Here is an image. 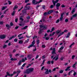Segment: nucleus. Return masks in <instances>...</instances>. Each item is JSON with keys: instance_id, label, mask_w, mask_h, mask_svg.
Returning <instances> with one entry per match:
<instances>
[{"instance_id": "nucleus-1", "label": "nucleus", "mask_w": 77, "mask_h": 77, "mask_svg": "<svg viewBox=\"0 0 77 77\" xmlns=\"http://www.w3.org/2000/svg\"><path fill=\"white\" fill-rule=\"evenodd\" d=\"M26 71L24 72V73H27V74L33 72L34 71V68H28L26 70Z\"/></svg>"}, {"instance_id": "nucleus-2", "label": "nucleus", "mask_w": 77, "mask_h": 77, "mask_svg": "<svg viewBox=\"0 0 77 77\" xmlns=\"http://www.w3.org/2000/svg\"><path fill=\"white\" fill-rule=\"evenodd\" d=\"M42 2V1L41 0H40V1L38 2H36V0H33L32 3L33 4H34V5H36L37 4L41 3V2Z\"/></svg>"}, {"instance_id": "nucleus-3", "label": "nucleus", "mask_w": 77, "mask_h": 77, "mask_svg": "<svg viewBox=\"0 0 77 77\" xmlns=\"http://www.w3.org/2000/svg\"><path fill=\"white\" fill-rule=\"evenodd\" d=\"M34 44H35V40H33V41L32 42V44L29 45L28 48H30L31 47H32L34 45Z\"/></svg>"}, {"instance_id": "nucleus-4", "label": "nucleus", "mask_w": 77, "mask_h": 77, "mask_svg": "<svg viewBox=\"0 0 77 77\" xmlns=\"http://www.w3.org/2000/svg\"><path fill=\"white\" fill-rule=\"evenodd\" d=\"M39 26L40 27L41 29L43 28V29L44 30H46L47 28V26H45L44 25L42 26V25H40Z\"/></svg>"}, {"instance_id": "nucleus-5", "label": "nucleus", "mask_w": 77, "mask_h": 77, "mask_svg": "<svg viewBox=\"0 0 77 77\" xmlns=\"http://www.w3.org/2000/svg\"><path fill=\"white\" fill-rule=\"evenodd\" d=\"M59 0H56V1H54V0H52V2L53 3V5H54V6H56V3H57L58 2H59Z\"/></svg>"}, {"instance_id": "nucleus-6", "label": "nucleus", "mask_w": 77, "mask_h": 77, "mask_svg": "<svg viewBox=\"0 0 77 77\" xmlns=\"http://www.w3.org/2000/svg\"><path fill=\"white\" fill-rule=\"evenodd\" d=\"M77 13H76L75 14H74L73 15H72L70 19V20H72V19L74 18V17L75 18V17H77Z\"/></svg>"}, {"instance_id": "nucleus-7", "label": "nucleus", "mask_w": 77, "mask_h": 77, "mask_svg": "<svg viewBox=\"0 0 77 77\" xmlns=\"http://www.w3.org/2000/svg\"><path fill=\"white\" fill-rule=\"evenodd\" d=\"M30 6L27 7L26 6H25V7L24 8V10H30Z\"/></svg>"}, {"instance_id": "nucleus-8", "label": "nucleus", "mask_w": 77, "mask_h": 77, "mask_svg": "<svg viewBox=\"0 0 77 77\" xmlns=\"http://www.w3.org/2000/svg\"><path fill=\"white\" fill-rule=\"evenodd\" d=\"M45 19H46V17H43L42 18V21L44 23H47V21L45 20Z\"/></svg>"}, {"instance_id": "nucleus-9", "label": "nucleus", "mask_w": 77, "mask_h": 77, "mask_svg": "<svg viewBox=\"0 0 77 77\" xmlns=\"http://www.w3.org/2000/svg\"><path fill=\"white\" fill-rule=\"evenodd\" d=\"M32 56V54H29L28 55L27 58H28V59H31L32 57H31V56Z\"/></svg>"}, {"instance_id": "nucleus-10", "label": "nucleus", "mask_w": 77, "mask_h": 77, "mask_svg": "<svg viewBox=\"0 0 77 77\" xmlns=\"http://www.w3.org/2000/svg\"><path fill=\"white\" fill-rule=\"evenodd\" d=\"M6 38V36L5 35H0V38L1 39H5Z\"/></svg>"}, {"instance_id": "nucleus-11", "label": "nucleus", "mask_w": 77, "mask_h": 77, "mask_svg": "<svg viewBox=\"0 0 77 77\" xmlns=\"http://www.w3.org/2000/svg\"><path fill=\"white\" fill-rule=\"evenodd\" d=\"M70 35H71V32H69L67 34V35L66 36V38H69V36H70Z\"/></svg>"}, {"instance_id": "nucleus-12", "label": "nucleus", "mask_w": 77, "mask_h": 77, "mask_svg": "<svg viewBox=\"0 0 77 77\" xmlns=\"http://www.w3.org/2000/svg\"><path fill=\"white\" fill-rule=\"evenodd\" d=\"M27 27H28V26H26L24 27L21 28V30H25V29H27Z\"/></svg>"}, {"instance_id": "nucleus-13", "label": "nucleus", "mask_w": 77, "mask_h": 77, "mask_svg": "<svg viewBox=\"0 0 77 77\" xmlns=\"http://www.w3.org/2000/svg\"><path fill=\"white\" fill-rule=\"evenodd\" d=\"M58 56H59V55H57V56L55 57L53 59V60H54L55 59V60H57V59H59V57H58Z\"/></svg>"}, {"instance_id": "nucleus-14", "label": "nucleus", "mask_w": 77, "mask_h": 77, "mask_svg": "<svg viewBox=\"0 0 77 77\" xmlns=\"http://www.w3.org/2000/svg\"><path fill=\"white\" fill-rule=\"evenodd\" d=\"M60 32H61V30H59V29L57 30L56 32H55V33L57 34V35L60 33Z\"/></svg>"}, {"instance_id": "nucleus-15", "label": "nucleus", "mask_w": 77, "mask_h": 77, "mask_svg": "<svg viewBox=\"0 0 77 77\" xmlns=\"http://www.w3.org/2000/svg\"><path fill=\"white\" fill-rule=\"evenodd\" d=\"M21 60H20L18 63V64L17 65V66H20L21 65Z\"/></svg>"}, {"instance_id": "nucleus-16", "label": "nucleus", "mask_w": 77, "mask_h": 77, "mask_svg": "<svg viewBox=\"0 0 77 77\" xmlns=\"http://www.w3.org/2000/svg\"><path fill=\"white\" fill-rule=\"evenodd\" d=\"M63 34H64V32H62L60 33L59 35L58 36V38H59L60 36H61V35H63Z\"/></svg>"}, {"instance_id": "nucleus-17", "label": "nucleus", "mask_w": 77, "mask_h": 77, "mask_svg": "<svg viewBox=\"0 0 77 77\" xmlns=\"http://www.w3.org/2000/svg\"><path fill=\"white\" fill-rule=\"evenodd\" d=\"M6 27H7V29H8V30H9V29L10 28V25L8 24H7L6 25Z\"/></svg>"}, {"instance_id": "nucleus-18", "label": "nucleus", "mask_w": 77, "mask_h": 77, "mask_svg": "<svg viewBox=\"0 0 77 77\" xmlns=\"http://www.w3.org/2000/svg\"><path fill=\"white\" fill-rule=\"evenodd\" d=\"M75 12V8H74L71 11V13L72 14H74V13Z\"/></svg>"}, {"instance_id": "nucleus-19", "label": "nucleus", "mask_w": 77, "mask_h": 77, "mask_svg": "<svg viewBox=\"0 0 77 77\" xmlns=\"http://www.w3.org/2000/svg\"><path fill=\"white\" fill-rule=\"evenodd\" d=\"M7 7L5 6V7H3L2 8V11H4L5 9H6V8H7Z\"/></svg>"}, {"instance_id": "nucleus-20", "label": "nucleus", "mask_w": 77, "mask_h": 77, "mask_svg": "<svg viewBox=\"0 0 77 77\" xmlns=\"http://www.w3.org/2000/svg\"><path fill=\"white\" fill-rule=\"evenodd\" d=\"M41 29V28H40V31L39 32H38V34H41V33H42V30L43 29Z\"/></svg>"}, {"instance_id": "nucleus-21", "label": "nucleus", "mask_w": 77, "mask_h": 77, "mask_svg": "<svg viewBox=\"0 0 77 77\" xmlns=\"http://www.w3.org/2000/svg\"><path fill=\"white\" fill-rule=\"evenodd\" d=\"M15 36H14V35H13L12 36L10 37L9 40H11V39H12V38H15Z\"/></svg>"}, {"instance_id": "nucleus-22", "label": "nucleus", "mask_w": 77, "mask_h": 77, "mask_svg": "<svg viewBox=\"0 0 77 77\" xmlns=\"http://www.w3.org/2000/svg\"><path fill=\"white\" fill-rule=\"evenodd\" d=\"M18 8V6L17 5H15L14 7L13 8V10H15L16 9H17V8Z\"/></svg>"}, {"instance_id": "nucleus-23", "label": "nucleus", "mask_w": 77, "mask_h": 77, "mask_svg": "<svg viewBox=\"0 0 77 77\" xmlns=\"http://www.w3.org/2000/svg\"><path fill=\"white\" fill-rule=\"evenodd\" d=\"M11 61H13L14 60H17V58H11Z\"/></svg>"}, {"instance_id": "nucleus-24", "label": "nucleus", "mask_w": 77, "mask_h": 77, "mask_svg": "<svg viewBox=\"0 0 77 77\" xmlns=\"http://www.w3.org/2000/svg\"><path fill=\"white\" fill-rule=\"evenodd\" d=\"M39 42H40V41H39V40L37 39L36 40V43L37 45H38V44H39Z\"/></svg>"}, {"instance_id": "nucleus-25", "label": "nucleus", "mask_w": 77, "mask_h": 77, "mask_svg": "<svg viewBox=\"0 0 77 77\" xmlns=\"http://www.w3.org/2000/svg\"><path fill=\"white\" fill-rule=\"evenodd\" d=\"M60 6V4L59 3H57V5H56V7H59Z\"/></svg>"}, {"instance_id": "nucleus-26", "label": "nucleus", "mask_w": 77, "mask_h": 77, "mask_svg": "<svg viewBox=\"0 0 77 77\" xmlns=\"http://www.w3.org/2000/svg\"><path fill=\"white\" fill-rule=\"evenodd\" d=\"M75 44V42H73L72 44H71L69 46L70 48H71V47L73 45H74Z\"/></svg>"}, {"instance_id": "nucleus-27", "label": "nucleus", "mask_w": 77, "mask_h": 77, "mask_svg": "<svg viewBox=\"0 0 77 77\" xmlns=\"http://www.w3.org/2000/svg\"><path fill=\"white\" fill-rule=\"evenodd\" d=\"M23 41L22 40H20L19 42V44H23Z\"/></svg>"}, {"instance_id": "nucleus-28", "label": "nucleus", "mask_w": 77, "mask_h": 77, "mask_svg": "<svg viewBox=\"0 0 77 77\" xmlns=\"http://www.w3.org/2000/svg\"><path fill=\"white\" fill-rule=\"evenodd\" d=\"M26 10H23L22 11V13H23V14H26Z\"/></svg>"}, {"instance_id": "nucleus-29", "label": "nucleus", "mask_w": 77, "mask_h": 77, "mask_svg": "<svg viewBox=\"0 0 77 77\" xmlns=\"http://www.w3.org/2000/svg\"><path fill=\"white\" fill-rule=\"evenodd\" d=\"M22 17H23V16H21L20 18V20L23 21H24V19L22 18Z\"/></svg>"}, {"instance_id": "nucleus-30", "label": "nucleus", "mask_w": 77, "mask_h": 77, "mask_svg": "<svg viewBox=\"0 0 77 77\" xmlns=\"http://www.w3.org/2000/svg\"><path fill=\"white\" fill-rule=\"evenodd\" d=\"M38 38V36H37L34 35L32 39H35V38Z\"/></svg>"}, {"instance_id": "nucleus-31", "label": "nucleus", "mask_w": 77, "mask_h": 77, "mask_svg": "<svg viewBox=\"0 0 77 77\" xmlns=\"http://www.w3.org/2000/svg\"><path fill=\"white\" fill-rule=\"evenodd\" d=\"M44 16H46V15H48V12H46L44 13Z\"/></svg>"}, {"instance_id": "nucleus-32", "label": "nucleus", "mask_w": 77, "mask_h": 77, "mask_svg": "<svg viewBox=\"0 0 77 77\" xmlns=\"http://www.w3.org/2000/svg\"><path fill=\"white\" fill-rule=\"evenodd\" d=\"M51 53H52V54H53V55H54V54H56V53L55 52V51H52Z\"/></svg>"}, {"instance_id": "nucleus-33", "label": "nucleus", "mask_w": 77, "mask_h": 77, "mask_svg": "<svg viewBox=\"0 0 77 77\" xmlns=\"http://www.w3.org/2000/svg\"><path fill=\"white\" fill-rule=\"evenodd\" d=\"M17 41H18V39L17 38H15L14 40V42H17Z\"/></svg>"}, {"instance_id": "nucleus-34", "label": "nucleus", "mask_w": 77, "mask_h": 77, "mask_svg": "<svg viewBox=\"0 0 77 77\" xmlns=\"http://www.w3.org/2000/svg\"><path fill=\"white\" fill-rule=\"evenodd\" d=\"M56 69H59V67H57V68H54L53 69V71H56Z\"/></svg>"}, {"instance_id": "nucleus-35", "label": "nucleus", "mask_w": 77, "mask_h": 77, "mask_svg": "<svg viewBox=\"0 0 77 77\" xmlns=\"http://www.w3.org/2000/svg\"><path fill=\"white\" fill-rule=\"evenodd\" d=\"M45 74H49V72L48 71H46L45 73Z\"/></svg>"}, {"instance_id": "nucleus-36", "label": "nucleus", "mask_w": 77, "mask_h": 77, "mask_svg": "<svg viewBox=\"0 0 77 77\" xmlns=\"http://www.w3.org/2000/svg\"><path fill=\"white\" fill-rule=\"evenodd\" d=\"M54 5H51V6L50 7V8L51 9H53V8H54Z\"/></svg>"}, {"instance_id": "nucleus-37", "label": "nucleus", "mask_w": 77, "mask_h": 77, "mask_svg": "<svg viewBox=\"0 0 77 77\" xmlns=\"http://www.w3.org/2000/svg\"><path fill=\"white\" fill-rule=\"evenodd\" d=\"M59 72L60 74H62V73H63V70H61Z\"/></svg>"}, {"instance_id": "nucleus-38", "label": "nucleus", "mask_w": 77, "mask_h": 77, "mask_svg": "<svg viewBox=\"0 0 77 77\" xmlns=\"http://www.w3.org/2000/svg\"><path fill=\"white\" fill-rule=\"evenodd\" d=\"M21 61V62H25V59H24V58H22Z\"/></svg>"}, {"instance_id": "nucleus-39", "label": "nucleus", "mask_w": 77, "mask_h": 77, "mask_svg": "<svg viewBox=\"0 0 77 77\" xmlns=\"http://www.w3.org/2000/svg\"><path fill=\"white\" fill-rule=\"evenodd\" d=\"M7 47V45H4L3 46V48H6Z\"/></svg>"}, {"instance_id": "nucleus-40", "label": "nucleus", "mask_w": 77, "mask_h": 77, "mask_svg": "<svg viewBox=\"0 0 77 77\" xmlns=\"http://www.w3.org/2000/svg\"><path fill=\"white\" fill-rule=\"evenodd\" d=\"M64 14V13H63L61 14L60 17L63 18V14Z\"/></svg>"}, {"instance_id": "nucleus-41", "label": "nucleus", "mask_w": 77, "mask_h": 77, "mask_svg": "<svg viewBox=\"0 0 77 77\" xmlns=\"http://www.w3.org/2000/svg\"><path fill=\"white\" fill-rule=\"evenodd\" d=\"M71 67L70 66H69V67H68L67 68H66L65 70V71H67L69 69V68H70Z\"/></svg>"}, {"instance_id": "nucleus-42", "label": "nucleus", "mask_w": 77, "mask_h": 77, "mask_svg": "<svg viewBox=\"0 0 77 77\" xmlns=\"http://www.w3.org/2000/svg\"><path fill=\"white\" fill-rule=\"evenodd\" d=\"M29 39L27 38V40H25V42H26V43H27L28 42H29Z\"/></svg>"}, {"instance_id": "nucleus-43", "label": "nucleus", "mask_w": 77, "mask_h": 77, "mask_svg": "<svg viewBox=\"0 0 77 77\" xmlns=\"http://www.w3.org/2000/svg\"><path fill=\"white\" fill-rule=\"evenodd\" d=\"M6 73L7 75H8V76H10V75L9 73V72H7Z\"/></svg>"}, {"instance_id": "nucleus-44", "label": "nucleus", "mask_w": 77, "mask_h": 77, "mask_svg": "<svg viewBox=\"0 0 77 77\" xmlns=\"http://www.w3.org/2000/svg\"><path fill=\"white\" fill-rule=\"evenodd\" d=\"M8 2L9 3V5H11V4H12V2L10 1H8Z\"/></svg>"}, {"instance_id": "nucleus-45", "label": "nucleus", "mask_w": 77, "mask_h": 77, "mask_svg": "<svg viewBox=\"0 0 77 77\" xmlns=\"http://www.w3.org/2000/svg\"><path fill=\"white\" fill-rule=\"evenodd\" d=\"M10 25L11 26H14V24L12 22H11L10 23Z\"/></svg>"}, {"instance_id": "nucleus-46", "label": "nucleus", "mask_w": 77, "mask_h": 77, "mask_svg": "<svg viewBox=\"0 0 77 77\" xmlns=\"http://www.w3.org/2000/svg\"><path fill=\"white\" fill-rule=\"evenodd\" d=\"M63 20V17H61L60 18V21H62Z\"/></svg>"}, {"instance_id": "nucleus-47", "label": "nucleus", "mask_w": 77, "mask_h": 77, "mask_svg": "<svg viewBox=\"0 0 77 77\" xmlns=\"http://www.w3.org/2000/svg\"><path fill=\"white\" fill-rule=\"evenodd\" d=\"M65 21V22H66V23H67V22H68V19H66Z\"/></svg>"}, {"instance_id": "nucleus-48", "label": "nucleus", "mask_w": 77, "mask_h": 77, "mask_svg": "<svg viewBox=\"0 0 77 77\" xmlns=\"http://www.w3.org/2000/svg\"><path fill=\"white\" fill-rule=\"evenodd\" d=\"M47 64H49V65L51 64V63H50V61H48L47 62Z\"/></svg>"}, {"instance_id": "nucleus-49", "label": "nucleus", "mask_w": 77, "mask_h": 77, "mask_svg": "<svg viewBox=\"0 0 77 77\" xmlns=\"http://www.w3.org/2000/svg\"><path fill=\"white\" fill-rule=\"evenodd\" d=\"M23 38H24V37L23 36H22L20 37L19 38V39H23Z\"/></svg>"}, {"instance_id": "nucleus-50", "label": "nucleus", "mask_w": 77, "mask_h": 77, "mask_svg": "<svg viewBox=\"0 0 77 77\" xmlns=\"http://www.w3.org/2000/svg\"><path fill=\"white\" fill-rule=\"evenodd\" d=\"M50 39V37H46V40H48Z\"/></svg>"}, {"instance_id": "nucleus-51", "label": "nucleus", "mask_w": 77, "mask_h": 77, "mask_svg": "<svg viewBox=\"0 0 77 77\" xmlns=\"http://www.w3.org/2000/svg\"><path fill=\"white\" fill-rule=\"evenodd\" d=\"M54 30H55V28L54 27H52L51 29L52 31H54Z\"/></svg>"}, {"instance_id": "nucleus-52", "label": "nucleus", "mask_w": 77, "mask_h": 77, "mask_svg": "<svg viewBox=\"0 0 77 77\" xmlns=\"http://www.w3.org/2000/svg\"><path fill=\"white\" fill-rule=\"evenodd\" d=\"M22 34H20L19 35H18V37H21V35H22Z\"/></svg>"}, {"instance_id": "nucleus-53", "label": "nucleus", "mask_w": 77, "mask_h": 77, "mask_svg": "<svg viewBox=\"0 0 77 77\" xmlns=\"http://www.w3.org/2000/svg\"><path fill=\"white\" fill-rule=\"evenodd\" d=\"M17 22H18V18L15 19V22H16V23H17Z\"/></svg>"}, {"instance_id": "nucleus-54", "label": "nucleus", "mask_w": 77, "mask_h": 77, "mask_svg": "<svg viewBox=\"0 0 77 77\" xmlns=\"http://www.w3.org/2000/svg\"><path fill=\"white\" fill-rule=\"evenodd\" d=\"M38 57H39V55H37L36 56V57H35V59H37Z\"/></svg>"}, {"instance_id": "nucleus-55", "label": "nucleus", "mask_w": 77, "mask_h": 77, "mask_svg": "<svg viewBox=\"0 0 77 77\" xmlns=\"http://www.w3.org/2000/svg\"><path fill=\"white\" fill-rule=\"evenodd\" d=\"M65 6L63 5V4L61 5V8H65Z\"/></svg>"}, {"instance_id": "nucleus-56", "label": "nucleus", "mask_w": 77, "mask_h": 77, "mask_svg": "<svg viewBox=\"0 0 77 77\" xmlns=\"http://www.w3.org/2000/svg\"><path fill=\"white\" fill-rule=\"evenodd\" d=\"M19 27V26H16L15 27V29H16V30H17V29H18Z\"/></svg>"}, {"instance_id": "nucleus-57", "label": "nucleus", "mask_w": 77, "mask_h": 77, "mask_svg": "<svg viewBox=\"0 0 77 77\" xmlns=\"http://www.w3.org/2000/svg\"><path fill=\"white\" fill-rule=\"evenodd\" d=\"M42 57L43 59H45V55H43L42 56Z\"/></svg>"}, {"instance_id": "nucleus-58", "label": "nucleus", "mask_w": 77, "mask_h": 77, "mask_svg": "<svg viewBox=\"0 0 77 77\" xmlns=\"http://www.w3.org/2000/svg\"><path fill=\"white\" fill-rule=\"evenodd\" d=\"M75 64H73V66H72V67L73 68H75Z\"/></svg>"}, {"instance_id": "nucleus-59", "label": "nucleus", "mask_w": 77, "mask_h": 77, "mask_svg": "<svg viewBox=\"0 0 77 77\" xmlns=\"http://www.w3.org/2000/svg\"><path fill=\"white\" fill-rule=\"evenodd\" d=\"M0 24H3V22L0 21Z\"/></svg>"}, {"instance_id": "nucleus-60", "label": "nucleus", "mask_w": 77, "mask_h": 77, "mask_svg": "<svg viewBox=\"0 0 77 77\" xmlns=\"http://www.w3.org/2000/svg\"><path fill=\"white\" fill-rule=\"evenodd\" d=\"M63 47H61L60 48V50H63Z\"/></svg>"}, {"instance_id": "nucleus-61", "label": "nucleus", "mask_w": 77, "mask_h": 77, "mask_svg": "<svg viewBox=\"0 0 77 77\" xmlns=\"http://www.w3.org/2000/svg\"><path fill=\"white\" fill-rule=\"evenodd\" d=\"M42 8L44 9H45V5H43L42 6Z\"/></svg>"}, {"instance_id": "nucleus-62", "label": "nucleus", "mask_w": 77, "mask_h": 77, "mask_svg": "<svg viewBox=\"0 0 77 77\" xmlns=\"http://www.w3.org/2000/svg\"><path fill=\"white\" fill-rule=\"evenodd\" d=\"M36 50V48H35L33 49V51H35Z\"/></svg>"}, {"instance_id": "nucleus-63", "label": "nucleus", "mask_w": 77, "mask_h": 77, "mask_svg": "<svg viewBox=\"0 0 77 77\" xmlns=\"http://www.w3.org/2000/svg\"><path fill=\"white\" fill-rule=\"evenodd\" d=\"M26 18L27 20H29L30 19V16H28Z\"/></svg>"}, {"instance_id": "nucleus-64", "label": "nucleus", "mask_w": 77, "mask_h": 77, "mask_svg": "<svg viewBox=\"0 0 77 77\" xmlns=\"http://www.w3.org/2000/svg\"><path fill=\"white\" fill-rule=\"evenodd\" d=\"M51 63H52V64H53L54 63V60H52L51 61Z\"/></svg>"}]
</instances>
